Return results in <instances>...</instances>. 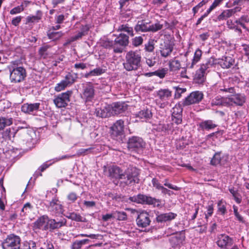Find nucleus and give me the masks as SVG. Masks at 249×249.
<instances>
[{"mask_svg": "<svg viewBox=\"0 0 249 249\" xmlns=\"http://www.w3.org/2000/svg\"><path fill=\"white\" fill-rule=\"evenodd\" d=\"M7 69L10 72V79L11 82H21L26 76V70L20 66L19 60L11 61L7 66Z\"/></svg>", "mask_w": 249, "mask_h": 249, "instance_id": "nucleus-1", "label": "nucleus"}, {"mask_svg": "<svg viewBox=\"0 0 249 249\" xmlns=\"http://www.w3.org/2000/svg\"><path fill=\"white\" fill-rule=\"evenodd\" d=\"M141 55L137 51H130L125 55V61L123 65L124 68L128 71H135L141 66Z\"/></svg>", "mask_w": 249, "mask_h": 249, "instance_id": "nucleus-2", "label": "nucleus"}, {"mask_svg": "<svg viewBox=\"0 0 249 249\" xmlns=\"http://www.w3.org/2000/svg\"><path fill=\"white\" fill-rule=\"evenodd\" d=\"M125 179H123V182L125 185H129L133 183H139V170L135 167L130 166L124 172Z\"/></svg>", "mask_w": 249, "mask_h": 249, "instance_id": "nucleus-3", "label": "nucleus"}, {"mask_svg": "<svg viewBox=\"0 0 249 249\" xmlns=\"http://www.w3.org/2000/svg\"><path fill=\"white\" fill-rule=\"evenodd\" d=\"M129 199L132 202L137 203L153 205L154 207H159L160 205V202L159 199L142 194L131 196L129 198Z\"/></svg>", "mask_w": 249, "mask_h": 249, "instance_id": "nucleus-4", "label": "nucleus"}, {"mask_svg": "<svg viewBox=\"0 0 249 249\" xmlns=\"http://www.w3.org/2000/svg\"><path fill=\"white\" fill-rule=\"evenodd\" d=\"M127 145L130 151L139 153L142 152L145 147V142L141 138L134 136L129 139Z\"/></svg>", "mask_w": 249, "mask_h": 249, "instance_id": "nucleus-5", "label": "nucleus"}, {"mask_svg": "<svg viewBox=\"0 0 249 249\" xmlns=\"http://www.w3.org/2000/svg\"><path fill=\"white\" fill-rule=\"evenodd\" d=\"M20 239L14 234L8 235L2 243L3 249H19Z\"/></svg>", "mask_w": 249, "mask_h": 249, "instance_id": "nucleus-6", "label": "nucleus"}, {"mask_svg": "<svg viewBox=\"0 0 249 249\" xmlns=\"http://www.w3.org/2000/svg\"><path fill=\"white\" fill-rule=\"evenodd\" d=\"M72 91L68 90L55 96L53 100L54 104L57 108L65 107L70 101V97Z\"/></svg>", "mask_w": 249, "mask_h": 249, "instance_id": "nucleus-7", "label": "nucleus"}, {"mask_svg": "<svg viewBox=\"0 0 249 249\" xmlns=\"http://www.w3.org/2000/svg\"><path fill=\"white\" fill-rule=\"evenodd\" d=\"M47 208L48 211L53 215L61 214L64 211L62 205L56 197H53L49 201L48 204L47 205Z\"/></svg>", "mask_w": 249, "mask_h": 249, "instance_id": "nucleus-8", "label": "nucleus"}, {"mask_svg": "<svg viewBox=\"0 0 249 249\" xmlns=\"http://www.w3.org/2000/svg\"><path fill=\"white\" fill-rule=\"evenodd\" d=\"M203 98V94L199 91L191 92L183 102L184 106H189L199 103Z\"/></svg>", "mask_w": 249, "mask_h": 249, "instance_id": "nucleus-9", "label": "nucleus"}, {"mask_svg": "<svg viewBox=\"0 0 249 249\" xmlns=\"http://www.w3.org/2000/svg\"><path fill=\"white\" fill-rule=\"evenodd\" d=\"M95 90L93 86L90 83L83 84L82 98L86 102L91 101L94 97Z\"/></svg>", "mask_w": 249, "mask_h": 249, "instance_id": "nucleus-10", "label": "nucleus"}, {"mask_svg": "<svg viewBox=\"0 0 249 249\" xmlns=\"http://www.w3.org/2000/svg\"><path fill=\"white\" fill-rule=\"evenodd\" d=\"M228 107L235 106H242L246 102V97L243 94L237 93L227 97Z\"/></svg>", "mask_w": 249, "mask_h": 249, "instance_id": "nucleus-11", "label": "nucleus"}, {"mask_svg": "<svg viewBox=\"0 0 249 249\" xmlns=\"http://www.w3.org/2000/svg\"><path fill=\"white\" fill-rule=\"evenodd\" d=\"M151 222L149 213L144 211L140 212L136 218V223L138 227L145 228L148 226Z\"/></svg>", "mask_w": 249, "mask_h": 249, "instance_id": "nucleus-12", "label": "nucleus"}, {"mask_svg": "<svg viewBox=\"0 0 249 249\" xmlns=\"http://www.w3.org/2000/svg\"><path fill=\"white\" fill-rule=\"evenodd\" d=\"M108 177L111 179H125V175L121 168L117 166H112L108 167Z\"/></svg>", "mask_w": 249, "mask_h": 249, "instance_id": "nucleus-13", "label": "nucleus"}, {"mask_svg": "<svg viewBox=\"0 0 249 249\" xmlns=\"http://www.w3.org/2000/svg\"><path fill=\"white\" fill-rule=\"evenodd\" d=\"M74 81V77L71 73H68L66 75L64 80L56 84L54 89L57 92L60 91L64 89L73 83Z\"/></svg>", "mask_w": 249, "mask_h": 249, "instance_id": "nucleus-14", "label": "nucleus"}, {"mask_svg": "<svg viewBox=\"0 0 249 249\" xmlns=\"http://www.w3.org/2000/svg\"><path fill=\"white\" fill-rule=\"evenodd\" d=\"M111 115H118L124 112L127 109V105L124 102H116L109 105Z\"/></svg>", "mask_w": 249, "mask_h": 249, "instance_id": "nucleus-15", "label": "nucleus"}, {"mask_svg": "<svg viewBox=\"0 0 249 249\" xmlns=\"http://www.w3.org/2000/svg\"><path fill=\"white\" fill-rule=\"evenodd\" d=\"M157 96L163 102L167 101L172 96V91L168 89H160L157 91ZM167 104V102L161 103L160 106V108H163Z\"/></svg>", "mask_w": 249, "mask_h": 249, "instance_id": "nucleus-16", "label": "nucleus"}, {"mask_svg": "<svg viewBox=\"0 0 249 249\" xmlns=\"http://www.w3.org/2000/svg\"><path fill=\"white\" fill-rule=\"evenodd\" d=\"M216 243L219 247L226 249L228 246H231L232 244L233 240L228 235L221 234L218 235Z\"/></svg>", "mask_w": 249, "mask_h": 249, "instance_id": "nucleus-17", "label": "nucleus"}, {"mask_svg": "<svg viewBox=\"0 0 249 249\" xmlns=\"http://www.w3.org/2000/svg\"><path fill=\"white\" fill-rule=\"evenodd\" d=\"M67 223V220L64 217H61L60 219H53L49 218L48 223V229L54 230L60 228L65 226Z\"/></svg>", "mask_w": 249, "mask_h": 249, "instance_id": "nucleus-18", "label": "nucleus"}, {"mask_svg": "<svg viewBox=\"0 0 249 249\" xmlns=\"http://www.w3.org/2000/svg\"><path fill=\"white\" fill-rule=\"evenodd\" d=\"M40 106L39 103H25L22 106L21 111L25 113L33 114L39 110Z\"/></svg>", "mask_w": 249, "mask_h": 249, "instance_id": "nucleus-19", "label": "nucleus"}, {"mask_svg": "<svg viewBox=\"0 0 249 249\" xmlns=\"http://www.w3.org/2000/svg\"><path fill=\"white\" fill-rule=\"evenodd\" d=\"M124 122L122 120L117 121L111 127L112 135L116 137L122 135L124 133Z\"/></svg>", "mask_w": 249, "mask_h": 249, "instance_id": "nucleus-20", "label": "nucleus"}, {"mask_svg": "<svg viewBox=\"0 0 249 249\" xmlns=\"http://www.w3.org/2000/svg\"><path fill=\"white\" fill-rule=\"evenodd\" d=\"M173 50V44L169 41H164L160 45V52L162 57L168 56Z\"/></svg>", "mask_w": 249, "mask_h": 249, "instance_id": "nucleus-21", "label": "nucleus"}, {"mask_svg": "<svg viewBox=\"0 0 249 249\" xmlns=\"http://www.w3.org/2000/svg\"><path fill=\"white\" fill-rule=\"evenodd\" d=\"M241 10V7H235L231 9L224 10L217 17L218 20H224L227 19L233 15L235 13L240 12Z\"/></svg>", "mask_w": 249, "mask_h": 249, "instance_id": "nucleus-22", "label": "nucleus"}, {"mask_svg": "<svg viewBox=\"0 0 249 249\" xmlns=\"http://www.w3.org/2000/svg\"><path fill=\"white\" fill-rule=\"evenodd\" d=\"M48 220L49 217L47 215H43L38 218L35 222L34 227L42 230H48Z\"/></svg>", "mask_w": 249, "mask_h": 249, "instance_id": "nucleus-23", "label": "nucleus"}, {"mask_svg": "<svg viewBox=\"0 0 249 249\" xmlns=\"http://www.w3.org/2000/svg\"><path fill=\"white\" fill-rule=\"evenodd\" d=\"M111 113L109 105H107L102 108L98 107L95 111V115L101 118L110 117L112 116Z\"/></svg>", "mask_w": 249, "mask_h": 249, "instance_id": "nucleus-24", "label": "nucleus"}, {"mask_svg": "<svg viewBox=\"0 0 249 249\" xmlns=\"http://www.w3.org/2000/svg\"><path fill=\"white\" fill-rule=\"evenodd\" d=\"M217 64V60L213 57H211L208 59L205 62L202 63L200 65V68L201 71H204L208 73L210 69L213 67Z\"/></svg>", "mask_w": 249, "mask_h": 249, "instance_id": "nucleus-25", "label": "nucleus"}, {"mask_svg": "<svg viewBox=\"0 0 249 249\" xmlns=\"http://www.w3.org/2000/svg\"><path fill=\"white\" fill-rule=\"evenodd\" d=\"M234 63V60L231 56H224L217 60V64L224 69H228Z\"/></svg>", "mask_w": 249, "mask_h": 249, "instance_id": "nucleus-26", "label": "nucleus"}, {"mask_svg": "<svg viewBox=\"0 0 249 249\" xmlns=\"http://www.w3.org/2000/svg\"><path fill=\"white\" fill-rule=\"evenodd\" d=\"M228 101L229 100H228L227 97H223L220 96H217L212 99L211 105L212 106H218L228 107Z\"/></svg>", "mask_w": 249, "mask_h": 249, "instance_id": "nucleus-27", "label": "nucleus"}, {"mask_svg": "<svg viewBox=\"0 0 249 249\" xmlns=\"http://www.w3.org/2000/svg\"><path fill=\"white\" fill-rule=\"evenodd\" d=\"M176 216L177 214L176 213L171 212L161 213L157 216L156 220L157 222L162 223L170 221L174 219Z\"/></svg>", "mask_w": 249, "mask_h": 249, "instance_id": "nucleus-28", "label": "nucleus"}, {"mask_svg": "<svg viewBox=\"0 0 249 249\" xmlns=\"http://www.w3.org/2000/svg\"><path fill=\"white\" fill-rule=\"evenodd\" d=\"M150 23L144 21H139L135 26L134 29L137 32H149Z\"/></svg>", "mask_w": 249, "mask_h": 249, "instance_id": "nucleus-29", "label": "nucleus"}, {"mask_svg": "<svg viewBox=\"0 0 249 249\" xmlns=\"http://www.w3.org/2000/svg\"><path fill=\"white\" fill-rule=\"evenodd\" d=\"M128 36L125 34H120L115 39V44H118L121 46H126L129 42Z\"/></svg>", "mask_w": 249, "mask_h": 249, "instance_id": "nucleus-30", "label": "nucleus"}, {"mask_svg": "<svg viewBox=\"0 0 249 249\" xmlns=\"http://www.w3.org/2000/svg\"><path fill=\"white\" fill-rule=\"evenodd\" d=\"M152 114L151 110L148 109H143L136 114V117L145 121L152 117Z\"/></svg>", "mask_w": 249, "mask_h": 249, "instance_id": "nucleus-31", "label": "nucleus"}, {"mask_svg": "<svg viewBox=\"0 0 249 249\" xmlns=\"http://www.w3.org/2000/svg\"><path fill=\"white\" fill-rule=\"evenodd\" d=\"M71 156L69 155H64L61 157H59L57 158H55L53 159L52 160L53 162L49 164H47L46 162L44 163L42 165L40 166V167L39 168V170L41 172H43L46 169H47L49 166H50L52 163L56 162L57 161H60L61 160H63L66 159H69L71 158Z\"/></svg>", "mask_w": 249, "mask_h": 249, "instance_id": "nucleus-32", "label": "nucleus"}, {"mask_svg": "<svg viewBox=\"0 0 249 249\" xmlns=\"http://www.w3.org/2000/svg\"><path fill=\"white\" fill-rule=\"evenodd\" d=\"M169 67L171 71L175 72L180 70L181 64L179 60L173 59L169 62Z\"/></svg>", "mask_w": 249, "mask_h": 249, "instance_id": "nucleus-33", "label": "nucleus"}, {"mask_svg": "<svg viewBox=\"0 0 249 249\" xmlns=\"http://www.w3.org/2000/svg\"><path fill=\"white\" fill-rule=\"evenodd\" d=\"M217 125L213 123L212 120H206L202 122L199 124V126L202 130H209L216 127Z\"/></svg>", "mask_w": 249, "mask_h": 249, "instance_id": "nucleus-34", "label": "nucleus"}, {"mask_svg": "<svg viewBox=\"0 0 249 249\" xmlns=\"http://www.w3.org/2000/svg\"><path fill=\"white\" fill-rule=\"evenodd\" d=\"M168 70L166 68H162L159 69L154 72H149L146 74L149 76H152L153 75L157 76L161 79L163 78L166 74L167 73Z\"/></svg>", "mask_w": 249, "mask_h": 249, "instance_id": "nucleus-35", "label": "nucleus"}, {"mask_svg": "<svg viewBox=\"0 0 249 249\" xmlns=\"http://www.w3.org/2000/svg\"><path fill=\"white\" fill-rule=\"evenodd\" d=\"M202 54V52L201 50L197 49L195 52L191 64L190 66L191 68H193L197 63H198L201 59Z\"/></svg>", "mask_w": 249, "mask_h": 249, "instance_id": "nucleus-36", "label": "nucleus"}, {"mask_svg": "<svg viewBox=\"0 0 249 249\" xmlns=\"http://www.w3.org/2000/svg\"><path fill=\"white\" fill-rule=\"evenodd\" d=\"M184 236L180 235L173 236L170 238V242L173 246H176L182 244L184 240Z\"/></svg>", "mask_w": 249, "mask_h": 249, "instance_id": "nucleus-37", "label": "nucleus"}, {"mask_svg": "<svg viewBox=\"0 0 249 249\" xmlns=\"http://www.w3.org/2000/svg\"><path fill=\"white\" fill-rule=\"evenodd\" d=\"M207 73L204 71H201L199 68L196 72L195 75V80L198 83H202L204 81L205 77Z\"/></svg>", "mask_w": 249, "mask_h": 249, "instance_id": "nucleus-38", "label": "nucleus"}, {"mask_svg": "<svg viewBox=\"0 0 249 249\" xmlns=\"http://www.w3.org/2000/svg\"><path fill=\"white\" fill-rule=\"evenodd\" d=\"M12 123V118L0 117V131L3 130L6 126L10 125Z\"/></svg>", "mask_w": 249, "mask_h": 249, "instance_id": "nucleus-39", "label": "nucleus"}, {"mask_svg": "<svg viewBox=\"0 0 249 249\" xmlns=\"http://www.w3.org/2000/svg\"><path fill=\"white\" fill-rule=\"evenodd\" d=\"M42 16L41 11L38 10L36 15L27 17V21L28 22H38L41 18Z\"/></svg>", "mask_w": 249, "mask_h": 249, "instance_id": "nucleus-40", "label": "nucleus"}, {"mask_svg": "<svg viewBox=\"0 0 249 249\" xmlns=\"http://www.w3.org/2000/svg\"><path fill=\"white\" fill-rule=\"evenodd\" d=\"M63 36V33L61 32H51V30L48 33V37L53 40L59 39Z\"/></svg>", "mask_w": 249, "mask_h": 249, "instance_id": "nucleus-41", "label": "nucleus"}, {"mask_svg": "<svg viewBox=\"0 0 249 249\" xmlns=\"http://www.w3.org/2000/svg\"><path fill=\"white\" fill-rule=\"evenodd\" d=\"M67 217H68L69 219L77 222H84L85 219L79 214L75 213H70L68 215H67Z\"/></svg>", "mask_w": 249, "mask_h": 249, "instance_id": "nucleus-42", "label": "nucleus"}, {"mask_svg": "<svg viewBox=\"0 0 249 249\" xmlns=\"http://www.w3.org/2000/svg\"><path fill=\"white\" fill-rule=\"evenodd\" d=\"M218 212L221 214H224L226 212V202L223 200H219L217 203Z\"/></svg>", "mask_w": 249, "mask_h": 249, "instance_id": "nucleus-43", "label": "nucleus"}, {"mask_svg": "<svg viewBox=\"0 0 249 249\" xmlns=\"http://www.w3.org/2000/svg\"><path fill=\"white\" fill-rule=\"evenodd\" d=\"M114 219H117L120 221L125 220L127 218L126 213L124 212H114Z\"/></svg>", "mask_w": 249, "mask_h": 249, "instance_id": "nucleus-44", "label": "nucleus"}, {"mask_svg": "<svg viewBox=\"0 0 249 249\" xmlns=\"http://www.w3.org/2000/svg\"><path fill=\"white\" fill-rule=\"evenodd\" d=\"M14 135V132H11L10 128L6 129L1 133L2 138L4 141L11 140L12 135Z\"/></svg>", "mask_w": 249, "mask_h": 249, "instance_id": "nucleus-45", "label": "nucleus"}, {"mask_svg": "<svg viewBox=\"0 0 249 249\" xmlns=\"http://www.w3.org/2000/svg\"><path fill=\"white\" fill-rule=\"evenodd\" d=\"M215 87L216 88L217 91L218 92L223 91L226 92H229L231 93H234L235 92L234 88H228L225 85H224L223 88H221L220 86H218L217 85H216Z\"/></svg>", "mask_w": 249, "mask_h": 249, "instance_id": "nucleus-46", "label": "nucleus"}, {"mask_svg": "<svg viewBox=\"0 0 249 249\" xmlns=\"http://www.w3.org/2000/svg\"><path fill=\"white\" fill-rule=\"evenodd\" d=\"M163 28V24H160L159 22H158L155 24H149V32H156Z\"/></svg>", "mask_w": 249, "mask_h": 249, "instance_id": "nucleus-47", "label": "nucleus"}, {"mask_svg": "<svg viewBox=\"0 0 249 249\" xmlns=\"http://www.w3.org/2000/svg\"><path fill=\"white\" fill-rule=\"evenodd\" d=\"M105 72L104 70L100 68H97L92 71H91L89 73H88L86 76L88 77L89 76H98L103 74Z\"/></svg>", "mask_w": 249, "mask_h": 249, "instance_id": "nucleus-48", "label": "nucleus"}, {"mask_svg": "<svg viewBox=\"0 0 249 249\" xmlns=\"http://www.w3.org/2000/svg\"><path fill=\"white\" fill-rule=\"evenodd\" d=\"M88 239H83L79 241H76L72 244L73 249H80L83 245H85L89 242Z\"/></svg>", "mask_w": 249, "mask_h": 249, "instance_id": "nucleus-49", "label": "nucleus"}, {"mask_svg": "<svg viewBox=\"0 0 249 249\" xmlns=\"http://www.w3.org/2000/svg\"><path fill=\"white\" fill-rule=\"evenodd\" d=\"M182 108L179 104L176 105L172 109V116H182Z\"/></svg>", "mask_w": 249, "mask_h": 249, "instance_id": "nucleus-50", "label": "nucleus"}, {"mask_svg": "<svg viewBox=\"0 0 249 249\" xmlns=\"http://www.w3.org/2000/svg\"><path fill=\"white\" fill-rule=\"evenodd\" d=\"M206 209L205 215V218L207 219L209 217L211 216L213 213V204L212 202L209 203L208 205L206 207Z\"/></svg>", "mask_w": 249, "mask_h": 249, "instance_id": "nucleus-51", "label": "nucleus"}, {"mask_svg": "<svg viewBox=\"0 0 249 249\" xmlns=\"http://www.w3.org/2000/svg\"><path fill=\"white\" fill-rule=\"evenodd\" d=\"M211 164L217 165L221 163V156L220 153H216L211 160Z\"/></svg>", "mask_w": 249, "mask_h": 249, "instance_id": "nucleus-52", "label": "nucleus"}, {"mask_svg": "<svg viewBox=\"0 0 249 249\" xmlns=\"http://www.w3.org/2000/svg\"><path fill=\"white\" fill-rule=\"evenodd\" d=\"M238 5L237 7H245L249 5V0H234L232 6Z\"/></svg>", "mask_w": 249, "mask_h": 249, "instance_id": "nucleus-53", "label": "nucleus"}, {"mask_svg": "<svg viewBox=\"0 0 249 249\" xmlns=\"http://www.w3.org/2000/svg\"><path fill=\"white\" fill-rule=\"evenodd\" d=\"M154 41L150 39L144 45V50L148 52H152L154 49Z\"/></svg>", "mask_w": 249, "mask_h": 249, "instance_id": "nucleus-54", "label": "nucleus"}, {"mask_svg": "<svg viewBox=\"0 0 249 249\" xmlns=\"http://www.w3.org/2000/svg\"><path fill=\"white\" fill-rule=\"evenodd\" d=\"M49 48L48 45H45L40 48L39 50V54L40 56L43 58H45L48 55L47 50Z\"/></svg>", "mask_w": 249, "mask_h": 249, "instance_id": "nucleus-55", "label": "nucleus"}, {"mask_svg": "<svg viewBox=\"0 0 249 249\" xmlns=\"http://www.w3.org/2000/svg\"><path fill=\"white\" fill-rule=\"evenodd\" d=\"M143 42V38L141 36H136L134 37L132 41V44L135 46L138 47L141 45Z\"/></svg>", "mask_w": 249, "mask_h": 249, "instance_id": "nucleus-56", "label": "nucleus"}, {"mask_svg": "<svg viewBox=\"0 0 249 249\" xmlns=\"http://www.w3.org/2000/svg\"><path fill=\"white\" fill-rule=\"evenodd\" d=\"M223 0H214L212 4L207 9L208 13H211V12L218 6Z\"/></svg>", "mask_w": 249, "mask_h": 249, "instance_id": "nucleus-57", "label": "nucleus"}, {"mask_svg": "<svg viewBox=\"0 0 249 249\" xmlns=\"http://www.w3.org/2000/svg\"><path fill=\"white\" fill-rule=\"evenodd\" d=\"M24 10L23 7L22 5H19L17 7H16L12 9H11L10 11V13L11 15H15L17 14L20 13Z\"/></svg>", "mask_w": 249, "mask_h": 249, "instance_id": "nucleus-58", "label": "nucleus"}, {"mask_svg": "<svg viewBox=\"0 0 249 249\" xmlns=\"http://www.w3.org/2000/svg\"><path fill=\"white\" fill-rule=\"evenodd\" d=\"M84 36L83 32H79L76 35L71 37L69 40H68L67 43H70L76 40L81 38Z\"/></svg>", "mask_w": 249, "mask_h": 249, "instance_id": "nucleus-59", "label": "nucleus"}, {"mask_svg": "<svg viewBox=\"0 0 249 249\" xmlns=\"http://www.w3.org/2000/svg\"><path fill=\"white\" fill-rule=\"evenodd\" d=\"M167 128H168L169 131H171L173 132L178 131L179 130V127L176 125L173 122H172L170 123L167 124Z\"/></svg>", "mask_w": 249, "mask_h": 249, "instance_id": "nucleus-60", "label": "nucleus"}, {"mask_svg": "<svg viewBox=\"0 0 249 249\" xmlns=\"http://www.w3.org/2000/svg\"><path fill=\"white\" fill-rule=\"evenodd\" d=\"M32 207L31 204L30 203H27L24 205L22 209V212L24 213L25 214H27L30 213L32 211Z\"/></svg>", "mask_w": 249, "mask_h": 249, "instance_id": "nucleus-61", "label": "nucleus"}, {"mask_svg": "<svg viewBox=\"0 0 249 249\" xmlns=\"http://www.w3.org/2000/svg\"><path fill=\"white\" fill-rule=\"evenodd\" d=\"M152 183L153 186L156 189L160 190L162 185L160 183L159 180L156 178H153L152 180Z\"/></svg>", "mask_w": 249, "mask_h": 249, "instance_id": "nucleus-62", "label": "nucleus"}, {"mask_svg": "<svg viewBox=\"0 0 249 249\" xmlns=\"http://www.w3.org/2000/svg\"><path fill=\"white\" fill-rule=\"evenodd\" d=\"M182 121V116H172V122H174L176 125L181 124Z\"/></svg>", "mask_w": 249, "mask_h": 249, "instance_id": "nucleus-63", "label": "nucleus"}, {"mask_svg": "<svg viewBox=\"0 0 249 249\" xmlns=\"http://www.w3.org/2000/svg\"><path fill=\"white\" fill-rule=\"evenodd\" d=\"M111 219H114V212L111 213H107L102 215V220L104 221H108Z\"/></svg>", "mask_w": 249, "mask_h": 249, "instance_id": "nucleus-64", "label": "nucleus"}]
</instances>
